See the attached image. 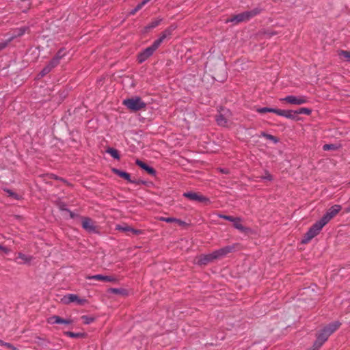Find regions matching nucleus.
Returning <instances> with one entry per match:
<instances>
[{"mask_svg":"<svg viewBox=\"0 0 350 350\" xmlns=\"http://www.w3.org/2000/svg\"><path fill=\"white\" fill-rule=\"evenodd\" d=\"M170 34V31L165 30L160 35L159 38L155 40L151 46L146 48L137 55V61L142 64L148 58L152 56L154 52L159 47L163 40Z\"/></svg>","mask_w":350,"mask_h":350,"instance_id":"1","label":"nucleus"},{"mask_svg":"<svg viewBox=\"0 0 350 350\" xmlns=\"http://www.w3.org/2000/svg\"><path fill=\"white\" fill-rule=\"evenodd\" d=\"M340 325L339 321H334L325 326L317 335V339L314 341L315 345L321 347L328 338L339 328Z\"/></svg>","mask_w":350,"mask_h":350,"instance_id":"2","label":"nucleus"},{"mask_svg":"<svg viewBox=\"0 0 350 350\" xmlns=\"http://www.w3.org/2000/svg\"><path fill=\"white\" fill-rule=\"evenodd\" d=\"M262 12V9L259 8H256L251 10H247L240 14H236L231 18L226 19V23H234L235 24L248 21L253 17L258 15Z\"/></svg>","mask_w":350,"mask_h":350,"instance_id":"3","label":"nucleus"},{"mask_svg":"<svg viewBox=\"0 0 350 350\" xmlns=\"http://www.w3.org/2000/svg\"><path fill=\"white\" fill-rule=\"evenodd\" d=\"M325 225L319 219L316 221L304 234L301 243L304 244L310 242L314 237L318 235Z\"/></svg>","mask_w":350,"mask_h":350,"instance_id":"4","label":"nucleus"},{"mask_svg":"<svg viewBox=\"0 0 350 350\" xmlns=\"http://www.w3.org/2000/svg\"><path fill=\"white\" fill-rule=\"evenodd\" d=\"M123 105L133 111H139L146 106V104L139 96L124 99Z\"/></svg>","mask_w":350,"mask_h":350,"instance_id":"5","label":"nucleus"},{"mask_svg":"<svg viewBox=\"0 0 350 350\" xmlns=\"http://www.w3.org/2000/svg\"><path fill=\"white\" fill-rule=\"evenodd\" d=\"M342 209V206L339 204L332 206L326 213L320 219L322 223L326 225L332 219H333Z\"/></svg>","mask_w":350,"mask_h":350,"instance_id":"6","label":"nucleus"},{"mask_svg":"<svg viewBox=\"0 0 350 350\" xmlns=\"http://www.w3.org/2000/svg\"><path fill=\"white\" fill-rule=\"evenodd\" d=\"M280 100L286 102L291 105H301L308 103V98L305 95H300L298 96L288 95L284 98H280Z\"/></svg>","mask_w":350,"mask_h":350,"instance_id":"7","label":"nucleus"},{"mask_svg":"<svg viewBox=\"0 0 350 350\" xmlns=\"http://www.w3.org/2000/svg\"><path fill=\"white\" fill-rule=\"evenodd\" d=\"M62 302L64 304H69L76 302L78 305L83 306L88 302L85 298H80L76 294H67L62 298Z\"/></svg>","mask_w":350,"mask_h":350,"instance_id":"8","label":"nucleus"},{"mask_svg":"<svg viewBox=\"0 0 350 350\" xmlns=\"http://www.w3.org/2000/svg\"><path fill=\"white\" fill-rule=\"evenodd\" d=\"M234 249V245H227L212 252L214 260L221 258L228 254L232 252Z\"/></svg>","mask_w":350,"mask_h":350,"instance_id":"9","label":"nucleus"},{"mask_svg":"<svg viewBox=\"0 0 350 350\" xmlns=\"http://www.w3.org/2000/svg\"><path fill=\"white\" fill-rule=\"evenodd\" d=\"M183 196L188 198L191 201H196L199 202H209L210 200L208 198L199 194L196 192H185L183 193Z\"/></svg>","mask_w":350,"mask_h":350,"instance_id":"10","label":"nucleus"},{"mask_svg":"<svg viewBox=\"0 0 350 350\" xmlns=\"http://www.w3.org/2000/svg\"><path fill=\"white\" fill-rule=\"evenodd\" d=\"M214 260L212 253L202 254L198 257L197 264L198 265H206Z\"/></svg>","mask_w":350,"mask_h":350,"instance_id":"11","label":"nucleus"},{"mask_svg":"<svg viewBox=\"0 0 350 350\" xmlns=\"http://www.w3.org/2000/svg\"><path fill=\"white\" fill-rule=\"evenodd\" d=\"M135 164L137 165H138L139 167H140L142 169L146 171L149 174H150L152 176L156 175V173H157L156 170L153 167L148 165L146 163H145L142 161H141L139 159H137L135 161Z\"/></svg>","mask_w":350,"mask_h":350,"instance_id":"12","label":"nucleus"},{"mask_svg":"<svg viewBox=\"0 0 350 350\" xmlns=\"http://www.w3.org/2000/svg\"><path fill=\"white\" fill-rule=\"evenodd\" d=\"M277 115L291 120H296L295 111L293 110H284L278 109Z\"/></svg>","mask_w":350,"mask_h":350,"instance_id":"13","label":"nucleus"},{"mask_svg":"<svg viewBox=\"0 0 350 350\" xmlns=\"http://www.w3.org/2000/svg\"><path fill=\"white\" fill-rule=\"evenodd\" d=\"M82 227L88 232L95 231V226L92 219L89 217H83L82 219Z\"/></svg>","mask_w":350,"mask_h":350,"instance_id":"14","label":"nucleus"},{"mask_svg":"<svg viewBox=\"0 0 350 350\" xmlns=\"http://www.w3.org/2000/svg\"><path fill=\"white\" fill-rule=\"evenodd\" d=\"M116 230H118L120 231H122V232H131L135 234H139L141 233V231L139 230H136V229H134L133 228H131V226L126 225V224H124V225H118L116 226Z\"/></svg>","mask_w":350,"mask_h":350,"instance_id":"15","label":"nucleus"},{"mask_svg":"<svg viewBox=\"0 0 350 350\" xmlns=\"http://www.w3.org/2000/svg\"><path fill=\"white\" fill-rule=\"evenodd\" d=\"M242 219L241 217H236L233 224V226L234 228L239 230L241 232H246L249 230V228L245 227L241 224Z\"/></svg>","mask_w":350,"mask_h":350,"instance_id":"16","label":"nucleus"},{"mask_svg":"<svg viewBox=\"0 0 350 350\" xmlns=\"http://www.w3.org/2000/svg\"><path fill=\"white\" fill-rule=\"evenodd\" d=\"M113 172H114V174H116L117 176L125 179L126 180H127L129 183H131L132 182V179L131 178V175L130 174H129L128 172H124V171H122L120 170H118V169H116V168H113Z\"/></svg>","mask_w":350,"mask_h":350,"instance_id":"17","label":"nucleus"},{"mask_svg":"<svg viewBox=\"0 0 350 350\" xmlns=\"http://www.w3.org/2000/svg\"><path fill=\"white\" fill-rule=\"evenodd\" d=\"M215 120L217 124L221 126H227L228 120L224 115L219 113L216 116Z\"/></svg>","mask_w":350,"mask_h":350,"instance_id":"18","label":"nucleus"},{"mask_svg":"<svg viewBox=\"0 0 350 350\" xmlns=\"http://www.w3.org/2000/svg\"><path fill=\"white\" fill-rule=\"evenodd\" d=\"M47 322H48V323L51 324V325L61 324L62 323V318L59 316L53 315V316L48 318Z\"/></svg>","mask_w":350,"mask_h":350,"instance_id":"19","label":"nucleus"},{"mask_svg":"<svg viewBox=\"0 0 350 350\" xmlns=\"http://www.w3.org/2000/svg\"><path fill=\"white\" fill-rule=\"evenodd\" d=\"M160 220L163 221H165L167 223L176 222L180 225H183V224H185L184 221H181L180 219L174 218V217H161Z\"/></svg>","mask_w":350,"mask_h":350,"instance_id":"20","label":"nucleus"},{"mask_svg":"<svg viewBox=\"0 0 350 350\" xmlns=\"http://www.w3.org/2000/svg\"><path fill=\"white\" fill-rule=\"evenodd\" d=\"M277 111H278V109L271 108V107H261V108H258L256 109V111L259 113L270 112V113H273L277 114Z\"/></svg>","mask_w":350,"mask_h":350,"instance_id":"21","label":"nucleus"},{"mask_svg":"<svg viewBox=\"0 0 350 350\" xmlns=\"http://www.w3.org/2000/svg\"><path fill=\"white\" fill-rule=\"evenodd\" d=\"M295 111V115H297V114H306V115L309 116L312 113V110L310 109L306 108V107H301V108H300L298 110H296Z\"/></svg>","mask_w":350,"mask_h":350,"instance_id":"22","label":"nucleus"},{"mask_svg":"<svg viewBox=\"0 0 350 350\" xmlns=\"http://www.w3.org/2000/svg\"><path fill=\"white\" fill-rule=\"evenodd\" d=\"M66 55V52L64 48H61L54 56L57 60L60 62V60Z\"/></svg>","mask_w":350,"mask_h":350,"instance_id":"23","label":"nucleus"},{"mask_svg":"<svg viewBox=\"0 0 350 350\" xmlns=\"http://www.w3.org/2000/svg\"><path fill=\"white\" fill-rule=\"evenodd\" d=\"M107 152L109 154H110V155H111L113 158H114V159H118H118H120V154H119L118 151L116 149L113 148H109V149L107 150Z\"/></svg>","mask_w":350,"mask_h":350,"instance_id":"24","label":"nucleus"},{"mask_svg":"<svg viewBox=\"0 0 350 350\" xmlns=\"http://www.w3.org/2000/svg\"><path fill=\"white\" fill-rule=\"evenodd\" d=\"M109 291L115 294H120L123 295H127L126 290L124 288H111L109 289Z\"/></svg>","mask_w":350,"mask_h":350,"instance_id":"25","label":"nucleus"},{"mask_svg":"<svg viewBox=\"0 0 350 350\" xmlns=\"http://www.w3.org/2000/svg\"><path fill=\"white\" fill-rule=\"evenodd\" d=\"M64 334L70 338H82L84 336V333H75L72 332H66Z\"/></svg>","mask_w":350,"mask_h":350,"instance_id":"26","label":"nucleus"},{"mask_svg":"<svg viewBox=\"0 0 350 350\" xmlns=\"http://www.w3.org/2000/svg\"><path fill=\"white\" fill-rule=\"evenodd\" d=\"M87 280H96L99 281H104L105 275L101 274H97L94 275H87L85 276Z\"/></svg>","mask_w":350,"mask_h":350,"instance_id":"27","label":"nucleus"},{"mask_svg":"<svg viewBox=\"0 0 350 350\" xmlns=\"http://www.w3.org/2000/svg\"><path fill=\"white\" fill-rule=\"evenodd\" d=\"M338 55L343 57L347 62H350V51L340 50L338 51Z\"/></svg>","mask_w":350,"mask_h":350,"instance_id":"28","label":"nucleus"},{"mask_svg":"<svg viewBox=\"0 0 350 350\" xmlns=\"http://www.w3.org/2000/svg\"><path fill=\"white\" fill-rule=\"evenodd\" d=\"M59 64V61L57 60L54 57L52 58V59L48 63V66L53 70L54 68H55L58 64Z\"/></svg>","mask_w":350,"mask_h":350,"instance_id":"29","label":"nucleus"},{"mask_svg":"<svg viewBox=\"0 0 350 350\" xmlns=\"http://www.w3.org/2000/svg\"><path fill=\"white\" fill-rule=\"evenodd\" d=\"M52 70V69L48 66L46 65V66H44L43 68V69L40 71L39 75L41 77H43L44 76H45L46 75H47L48 73H49Z\"/></svg>","mask_w":350,"mask_h":350,"instance_id":"30","label":"nucleus"},{"mask_svg":"<svg viewBox=\"0 0 350 350\" xmlns=\"http://www.w3.org/2000/svg\"><path fill=\"white\" fill-rule=\"evenodd\" d=\"M81 319L83 320V323L86 325L90 324L94 321V318L87 315L82 316Z\"/></svg>","mask_w":350,"mask_h":350,"instance_id":"31","label":"nucleus"},{"mask_svg":"<svg viewBox=\"0 0 350 350\" xmlns=\"http://www.w3.org/2000/svg\"><path fill=\"white\" fill-rule=\"evenodd\" d=\"M11 41V39H9L8 40H1L0 41V51H1L2 49H5L8 43Z\"/></svg>","mask_w":350,"mask_h":350,"instance_id":"32","label":"nucleus"},{"mask_svg":"<svg viewBox=\"0 0 350 350\" xmlns=\"http://www.w3.org/2000/svg\"><path fill=\"white\" fill-rule=\"evenodd\" d=\"M161 20H157L152 21L148 26V28L152 29L157 27L160 23Z\"/></svg>","mask_w":350,"mask_h":350,"instance_id":"33","label":"nucleus"},{"mask_svg":"<svg viewBox=\"0 0 350 350\" xmlns=\"http://www.w3.org/2000/svg\"><path fill=\"white\" fill-rule=\"evenodd\" d=\"M265 138L270 141H272L275 144H277L278 142V139L276 137H275L271 134L267 133Z\"/></svg>","mask_w":350,"mask_h":350,"instance_id":"34","label":"nucleus"},{"mask_svg":"<svg viewBox=\"0 0 350 350\" xmlns=\"http://www.w3.org/2000/svg\"><path fill=\"white\" fill-rule=\"evenodd\" d=\"M31 0H23V12H25L26 8L29 9L31 7Z\"/></svg>","mask_w":350,"mask_h":350,"instance_id":"35","label":"nucleus"},{"mask_svg":"<svg viewBox=\"0 0 350 350\" xmlns=\"http://www.w3.org/2000/svg\"><path fill=\"white\" fill-rule=\"evenodd\" d=\"M149 1L148 0H143L142 2H140L139 3H138L135 8L137 11L140 10L147 3H148Z\"/></svg>","mask_w":350,"mask_h":350,"instance_id":"36","label":"nucleus"},{"mask_svg":"<svg viewBox=\"0 0 350 350\" xmlns=\"http://www.w3.org/2000/svg\"><path fill=\"white\" fill-rule=\"evenodd\" d=\"M116 281H117V279L113 276L105 275L104 282H115Z\"/></svg>","mask_w":350,"mask_h":350,"instance_id":"37","label":"nucleus"},{"mask_svg":"<svg viewBox=\"0 0 350 350\" xmlns=\"http://www.w3.org/2000/svg\"><path fill=\"white\" fill-rule=\"evenodd\" d=\"M261 178L263 180H268L271 181L273 180V176L271 174H270V173L268 171H265V175L264 176H262Z\"/></svg>","mask_w":350,"mask_h":350,"instance_id":"38","label":"nucleus"},{"mask_svg":"<svg viewBox=\"0 0 350 350\" xmlns=\"http://www.w3.org/2000/svg\"><path fill=\"white\" fill-rule=\"evenodd\" d=\"M1 346L5 347L6 348L11 349V350H16V348L11 345L10 343L5 342L3 341V344H1Z\"/></svg>","mask_w":350,"mask_h":350,"instance_id":"39","label":"nucleus"},{"mask_svg":"<svg viewBox=\"0 0 350 350\" xmlns=\"http://www.w3.org/2000/svg\"><path fill=\"white\" fill-rule=\"evenodd\" d=\"M323 149L324 150H334L335 149V146L334 144H325L323 146Z\"/></svg>","mask_w":350,"mask_h":350,"instance_id":"40","label":"nucleus"},{"mask_svg":"<svg viewBox=\"0 0 350 350\" xmlns=\"http://www.w3.org/2000/svg\"><path fill=\"white\" fill-rule=\"evenodd\" d=\"M131 183H134V184H136V185H145L146 184V181L142 180H133L132 179V182Z\"/></svg>","mask_w":350,"mask_h":350,"instance_id":"41","label":"nucleus"},{"mask_svg":"<svg viewBox=\"0 0 350 350\" xmlns=\"http://www.w3.org/2000/svg\"><path fill=\"white\" fill-rule=\"evenodd\" d=\"M59 208L61 211H68V208L66 207V204H64V203H61L59 205Z\"/></svg>","mask_w":350,"mask_h":350,"instance_id":"42","label":"nucleus"},{"mask_svg":"<svg viewBox=\"0 0 350 350\" xmlns=\"http://www.w3.org/2000/svg\"><path fill=\"white\" fill-rule=\"evenodd\" d=\"M72 323V319H64L62 318V323L61 324L69 325V324H71Z\"/></svg>","mask_w":350,"mask_h":350,"instance_id":"43","label":"nucleus"},{"mask_svg":"<svg viewBox=\"0 0 350 350\" xmlns=\"http://www.w3.org/2000/svg\"><path fill=\"white\" fill-rule=\"evenodd\" d=\"M67 212L69 213L70 218L73 219V218H75V217H78L77 214H75V213L71 211L70 209H68V211Z\"/></svg>","mask_w":350,"mask_h":350,"instance_id":"44","label":"nucleus"},{"mask_svg":"<svg viewBox=\"0 0 350 350\" xmlns=\"http://www.w3.org/2000/svg\"><path fill=\"white\" fill-rule=\"evenodd\" d=\"M235 219H236V217H234L230 216V215H227L226 220L230 221L233 223Z\"/></svg>","mask_w":350,"mask_h":350,"instance_id":"45","label":"nucleus"},{"mask_svg":"<svg viewBox=\"0 0 350 350\" xmlns=\"http://www.w3.org/2000/svg\"><path fill=\"white\" fill-rule=\"evenodd\" d=\"M218 217L222 218L226 220L227 215L223 214H217Z\"/></svg>","mask_w":350,"mask_h":350,"instance_id":"46","label":"nucleus"},{"mask_svg":"<svg viewBox=\"0 0 350 350\" xmlns=\"http://www.w3.org/2000/svg\"><path fill=\"white\" fill-rule=\"evenodd\" d=\"M0 250H2L3 252H5V253H7L8 251V250L6 247H5L1 245H0Z\"/></svg>","mask_w":350,"mask_h":350,"instance_id":"47","label":"nucleus"},{"mask_svg":"<svg viewBox=\"0 0 350 350\" xmlns=\"http://www.w3.org/2000/svg\"><path fill=\"white\" fill-rule=\"evenodd\" d=\"M7 193L10 195V196H15L16 195L12 192L10 190H6Z\"/></svg>","mask_w":350,"mask_h":350,"instance_id":"48","label":"nucleus"},{"mask_svg":"<svg viewBox=\"0 0 350 350\" xmlns=\"http://www.w3.org/2000/svg\"><path fill=\"white\" fill-rule=\"evenodd\" d=\"M137 12H138L136 8H135L133 10H132L131 12H130V14L133 15L135 14Z\"/></svg>","mask_w":350,"mask_h":350,"instance_id":"49","label":"nucleus"},{"mask_svg":"<svg viewBox=\"0 0 350 350\" xmlns=\"http://www.w3.org/2000/svg\"><path fill=\"white\" fill-rule=\"evenodd\" d=\"M267 135V133H266L265 132H261V133L259 136L266 137Z\"/></svg>","mask_w":350,"mask_h":350,"instance_id":"50","label":"nucleus"},{"mask_svg":"<svg viewBox=\"0 0 350 350\" xmlns=\"http://www.w3.org/2000/svg\"><path fill=\"white\" fill-rule=\"evenodd\" d=\"M23 263L29 262L28 259L26 257H25L24 255H23Z\"/></svg>","mask_w":350,"mask_h":350,"instance_id":"51","label":"nucleus"},{"mask_svg":"<svg viewBox=\"0 0 350 350\" xmlns=\"http://www.w3.org/2000/svg\"><path fill=\"white\" fill-rule=\"evenodd\" d=\"M221 172L222 173H224V174L228 173V170H224V169H221Z\"/></svg>","mask_w":350,"mask_h":350,"instance_id":"52","label":"nucleus"},{"mask_svg":"<svg viewBox=\"0 0 350 350\" xmlns=\"http://www.w3.org/2000/svg\"><path fill=\"white\" fill-rule=\"evenodd\" d=\"M346 211H347V213L350 212V202H349V204L348 207H347V209H346Z\"/></svg>","mask_w":350,"mask_h":350,"instance_id":"53","label":"nucleus"},{"mask_svg":"<svg viewBox=\"0 0 350 350\" xmlns=\"http://www.w3.org/2000/svg\"><path fill=\"white\" fill-rule=\"evenodd\" d=\"M23 33L25 32V29L24 27H23Z\"/></svg>","mask_w":350,"mask_h":350,"instance_id":"54","label":"nucleus"},{"mask_svg":"<svg viewBox=\"0 0 350 350\" xmlns=\"http://www.w3.org/2000/svg\"><path fill=\"white\" fill-rule=\"evenodd\" d=\"M148 1H150V0H148Z\"/></svg>","mask_w":350,"mask_h":350,"instance_id":"55","label":"nucleus"}]
</instances>
